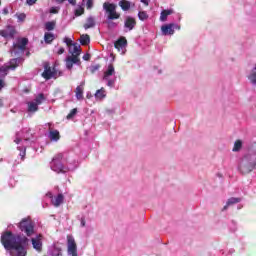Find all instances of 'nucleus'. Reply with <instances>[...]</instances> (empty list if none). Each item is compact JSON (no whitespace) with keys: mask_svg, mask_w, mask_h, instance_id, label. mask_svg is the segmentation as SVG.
I'll list each match as a JSON object with an SVG mask.
<instances>
[{"mask_svg":"<svg viewBox=\"0 0 256 256\" xmlns=\"http://www.w3.org/2000/svg\"><path fill=\"white\" fill-rule=\"evenodd\" d=\"M67 154H58L56 155L52 162L50 163V168L55 173H67L68 171H75L77 169V162H74V165H66Z\"/></svg>","mask_w":256,"mask_h":256,"instance_id":"f257e3e1","label":"nucleus"},{"mask_svg":"<svg viewBox=\"0 0 256 256\" xmlns=\"http://www.w3.org/2000/svg\"><path fill=\"white\" fill-rule=\"evenodd\" d=\"M23 61H25L23 57L13 58L10 60L9 66L0 67V91H2V89H4L5 87V80L3 79L7 77V74L9 73V69H11L12 71H15V69H17L19 65H23Z\"/></svg>","mask_w":256,"mask_h":256,"instance_id":"f03ea898","label":"nucleus"},{"mask_svg":"<svg viewBox=\"0 0 256 256\" xmlns=\"http://www.w3.org/2000/svg\"><path fill=\"white\" fill-rule=\"evenodd\" d=\"M256 167V157L255 154H246L240 160L238 171L242 173V175H247L253 171Z\"/></svg>","mask_w":256,"mask_h":256,"instance_id":"7ed1b4c3","label":"nucleus"},{"mask_svg":"<svg viewBox=\"0 0 256 256\" xmlns=\"http://www.w3.org/2000/svg\"><path fill=\"white\" fill-rule=\"evenodd\" d=\"M18 229L21 233H25L26 237H33L35 235V223L31 218H23L18 224Z\"/></svg>","mask_w":256,"mask_h":256,"instance_id":"20e7f679","label":"nucleus"},{"mask_svg":"<svg viewBox=\"0 0 256 256\" xmlns=\"http://www.w3.org/2000/svg\"><path fill=\"white\" fill-rule=\"evenodd\" d=\"M28 44L29 39L18 38L17 42L13 44V47L10 50L11 55H14V57H21L22 55H24L25 49H27Z\"/></svg>","mask_w":256,"mask_h":256,"instance_id":"39448f33","label":"nucleus"},{"mask_svg":"<svg viewBox=\"0 0 256 256\" xmlns=\"http://www.w3.org/2000/svg\"><path fill=\"white\" fill-rule=\"evenodd\" d=\"M103 81H106L107 87L113 89L117 83V75L115 74V67L109 64L107 70L104 72Z\"/></svg>","mask_w":256,"mask_h":256,"instance_id":"423d86ee","label":"nucleus"},{"mask_svg":"<svg viewBox=\"0 0 256 256\" xmlns=\"http://www.w3.org/2000/svg\"><path fill=\"white\" fill-rule=\"evenodd\" d=\"M31 139H33L31 128H23L21 131L16 132L14 143H16V145H19L21 141H24L25 143H29Z\"/></svg>","mask_w":256,"mask_h":256,"instance_id":"0eeeda50","label":"nucleus"},{"mask_svg":"<svg viewBox=\"0 0 256 256\" xmlns=\"http://www.w3.org/2000/svg\"><path fill=\"white\" fill-rule=\"evenodd\" d=\"M103 9L105 10L106 15H108L107 19L115 20L121 18V14L117 12V5L114 3L105 2L103 4Z\"/></svg>","mask_w":256,"mask_h":256,"instance_id":"6e6552de","label":"nucleus"},{"mask_svg":"<svg viewBox=\"0 0 256 256\" xmlns=\"http://www.w3.org/2000/svg\"><path fill=\"white\" fill-rule=\"evenodd\" d=\"M43 68V79H45L46 81H49L50 79H57V70L55 68L51 69V64L49 62H44Z\"/></svg>","mask_w":256,"mask_h":256,"instance_id":"1a4fd4ad","label":"nucleus"},{"mask_svg":"<svg viewBox=\"0 0 256 256\" xmlns=\"http://www.w3.org/2000/svg\"><path fill=\"white\" fill-rule=\"evenodd\" d=\"M67 253L69 256H79L77 252V243L75 238L71 235L67 236Z\"/></svg>","mask_w":256,"mask_h":256,"instance_id":"9d476101","label":"nucleus"},{"mask_svg":"<svg viewBox=\"0 0 256 256\" xmlns=\"http://www.w3.org/2000/svg\"><path fill=\"white\" fill-rule=\"evenodd\" d=\"M16 34L15 26L8 25L4 30H0V36L4 39H15Z\"/></svg>","mask_w":256,"mask_h":256,"instance_id":"9b49d317","label":"nucleus"},{"mask_svg":"<svg viewBox=\"0 0 256 256\" xmlns=\"http://www.w3.org/2000/svg\"><path fill=\"white\" fill-rule=\"evenodd\" d=\"M175 29H181V26H179V24H175V23H170V24H166L163 25L161 27V31H162V35H173L175 33Z\"/></svg>","mask_w":256,"mask_h":256,"instance_id":"f8f14e48","label":"nucleus"},{"mask_svg":"<svg viewBox=\"0 0 256 256\" xmlns=\"http://www.w3.org/2000/svg\"><path fill=\"white\" fill-rule=\"evenodd\" d=\"M137 25V21L132 16H126L124 19V32L129 33V31H133Z\"/></svg>","mask_w":256,"mask_h":256,"instance_id":"ddd939ff","label":"nucleus"},{"mask_svg":"<svg viewBox=\"0 0 256 256\" xmlns=\"http://www.w3.org/2000/svg\"><path fill=\"white\" fill-rule=\"evenodd\" d=\"M41 235H36L35 238H32V247L37 251L38 253H41L43 251V242L41 241Z\"/></svg>","mask_w":256,"mask_h":256,"instance_id":"4468645a","label":"nucleus"},{"mask_svg":"<svg viewBox=\"0 0 256 256\" xmlns=\"http://www.w3.org/2000/svg\"><path fill=\"white\" fill-rule=\"evenodd\" d=\"M17 149L18 151H20L19 153L20 161L15 160L13 163V167H17V165H19L22 161H25V155H27V148L25 146H18Z\"/></svg>","mask_w":256,"mask_h":256,"instance_id":"2eb2a0df","label":"nucleus"},{"mask_svg":"<svg viewBox=\"0 0 256 256\" xmlns=\"http://www.w3.org/2000/svg\"><path fill=\"white\" fill-rule=\"evenodd\" d=\"M237 203H241V198L231 197L227 200L226 205L222 208V211H227L231 205H237Z\"/></svg>","mask_w":256,"mask_h":256,"instance_id":"dca6fc26","label":"nucleus"},{"mask_svg":"<svg viewBox=\"0 0 256 256\" xmlns=\"http://www.w3.org/2000/svg\"><path fill=\"white\" fill-rule=\"evenodd\" d=\"M61 251H62L61 248L53 245L49 248L48 255L49 256H63V253Z\"/></svg>","mask_w":256,"mask_h":256,"instance_id":"f3484780","label":"nucleus"},{"mask_svg":"<svg viewBox=\"0 0 256 256\" xmlns=\"http://www.w3.org/2000/svg\"><path fill=\"white\" fill-rule=\"evenodd\" d=\"M97 23L95 22V17L94 16H89L87 19H86V23L84 24V29L87 30V29H93V27H95Z\"/></svg>","mask_w":256,"mask_h":256,"instance_id":"a211bd4d","label":"nucleus"},{"mask_svg":"<svg viewBox=\"0 0 256 256\" xmlns=\"http://www.w3.org/2000/svg\"><path fill=\"white\" fill-rule=\"evenodd\" d=\"M94 97L95 99H97V101H103V99L107 97V94L105 93V88L97 90L94 94Z\"/></svg>","mask_w":256,"mask_h":256,"instance_id":"6ab92c4d","label":"nucleus"},{"mask_svg":"<svg viewBox=\"0 0 256 256\" xmlns=\"http://www.w3.org/2000/svg\"><path fill=\"white\" fill-rule=\"evenodd\" d=\"M115 49H125L127 47V39L120 38L114 44Z\"/></svg>","mask_w":256,"mask_h":256,"instance_id":"aec40b11","label":"nucleus"},{"mask_svg":"<svg viewBox=\"0 0 256 256\" xmlns=\"http://www.w3.org/2000/svg\"><path fill=\"white\" fill-rule=\"evenodd\" d=\"M50 141H59L61 139V135L59 134V130H51L48 135Z\"/></svg>","mask_w":256,"mask_h":256,"instance_id":"412c9836","label":"nucleus"},{"mask_svg":"<svg viewBox=\"0 0 256 256\" xmlns=\"http://www.w3.org/2000/svg\"><path fill=\"white\" fill-rule=\"evenodd\" d=\"M72 46H73V50H71V48H70L69 52L72 55H81V45H79V43H77V42H74V43H72Z\"/></svg>","mask_w":256,"mask_h":256,"instance_id":"4be33fe9","label":"nucleus"},{"mask_svg":"<svg viewBox=\"0 0 256 256\" xmlns=\"http://www.w3.org/2000/svg\"><path fill=\"white\" fill-rule=\"evenodd\" d=\"M63 199H65L63 194H58L57 197L52 199L51 203H52V205H54V207H59V205H61V203H63Z\"/></svg>","mask_w":256,"mask_h":256,"instance_id":"5701e85b","label":"nucleus"},{"mask_svg":"<svg viewBox=\"0 0 256 256\" xmlns=\"http://www.w3.org/2000/svg\"><path fill=\"white\" fill-rule=\"evenodd\" d=\"M36 111H39V104L36 102H28V112L35 113Z\"/></svg>","mask_w":256,"mask_h":256,"instance_id":"b1692460","label":"nucleus"},{"mask_svg":"<svg viewBox=\"0 0 256 256\" xmlns=\"http://www.w3.org/2000/svg\"><path fill=\"white\" fill-rule=\"evenodd\" d=\"M119 6L121 7L122 11H129V9H131V2L127 0H121L119 2Z\"/></svg>","mask_w":256,"mask_h":256,"instance_id":"393cba45","label":"nucleus"},{"mask_svg":"<svg viewBox=\"0 0 256 256\" xmlns=\"http://www.w3.org/2000/svg\"><path fill=\"white\" fill-rule=\"evenodd\" d=\"M44 41L45 43H48V44L53 43V41H55V34L46 32L44 34Z\"/></svg>","mask_w":256,"mask_h":256,"instance_id":"a878e982","label":"nucleus"},{"mask_svg":"<svg viewBox=\"0 0 256 256\" xmlns=\"http://www.w3.org/2000/svg\"><path fill=\"white\" fill-rule=\"evenodd\" d=\"M242 148H243V141H241V140H236V141L234 142V147H233L232 151H233L234 153H238V151H241Z\"/></svg>","mask_w":256,"mask_h":256,"instance_id":"bb28decb","label":"nucleus"},{"mask_svg":"<svg viewBox=\"0 0 256 256\" xmlns=\"http://www.w3.org/2000/svg\"><path fill=\"white\" fill-rule=\"evenodd\" d=\"M80 43L81 45H89L91 43V38L89 37V34H83L80 37Z\"/></svg>","mask_w":256,"mask_h":256,"instance_id":"cd10ccee","label":"nucleus"},{"mask_svg":"<svg viewBox=\"0 0 256 256\" xmlns=\"http://www.w3.org/2000/svg\"><path fill=\"white\" fill-rule=\"evenodd\" d=\"M248 80L250 81L253 87H256V71L252 70L251 73L248 75Z\"/></svg>","mask_w":256,"mask_h":256,"instance_id":"c85d7f7f","label":"nucleus"},{"mask_svg":"<svg viewBox=\"0 0 256 256\" xmlns=\"http://www.w3.org/2000/svg\"><path fill=\"white\" fill-rule=\"evenodd\" d=\"M169 15H173V10H164L161 12L160 19L162 21H167V17H169Z\"/></svg>","mask_w":256,"mask_h":256,"instance_id":"c756f323","label":"nucleus"},{"mask_svg":"<svg viewBox=\"0 0 256 256\" xmlns=\"http://www.w3.org/2000/svg\"><path fill=\"white\" fill-rule=\"evenodd\" d=\"M138 19L140 21H147V19H149V14H147L146 11H139L138 12Z\"/></svg>","mask_w":256,"mask_h":256,"instance_id":"7c9ffc66","label":"nucleus"},{"mask_svg":"<svg viewBox=\"0 0 256 256\" xmlns=\"http://www.w3.org/2000/svg\"><path fill=\"white\" fill-rule=\"evenodd\" d=\"M35 103L38 105H41V103H43L45 101V94L40 93L36 96V98L34 99Z\"/></svg>","mask_w":256,"mask_h":256,"instance_id":"2f4dec72","label":"nucleus"},{"mask_svg":"<svg viewBox=\"0 0 256 256\" xmlns=\"http://www.w3.org/2000/svg\"><path fill=\"white\" fill-rule=\"evenodd\" d=\"M55 21H50L45 23V29L46 31H53L55 29Z\"/></svg>","mask_w":256,"mask_h":256,"instance_id":"473e14b6","label":"nucleus"},{"mask_svg":"<svg viewBox=\"0 0 256 256\" xmlns=\"http://www.w3.org/2000/svg\"><path fill=\"white\" fill-rule=\"evenodd\" d=\"M76 99L80 101V99H83V88L81 86L76 87Z\"/></svg>","mask_w":256,"mask_h":256,"instance_id":"72a5a7b5","label":"nucleus"},{"mask_svg":"<svg viewBox=\"0 0 256 256\" xmlns=\"http://www.w3.org/2000/svg\"><path fill=\"white\" fill-rule=\"evenodd\" d=\"M71 61L74 65H81V60L79 59V55L72 54Z\"/></svg>","mask_w":256,"mask_h":256,"instance_id":"f704fd0d","label":"nucleus"},{"mask_svg":"<svg viewBox=\"0 0 256 256\" xmlns=\"http://www.w3.org/2000/svg\"><path fill=\"white\" fill-rule=\"evenodd\" d=\"M106 24L108 29H115L117 27V22H113V20L107 19Z\"/></svg>","mask_w":256,"mask_h":256,"instance_id":"c9c22d12","label":"nucleus"},{"mask_svg":"<svg viewBox=\"0 0 256 256\" xmlns=\"http://www.w3.org/2000/svg\"><path fill=\"white\" fill-rule=\"evenodd\" d=\"M73 61L71 60V56L66 58V68L71 71L73 69Z\"/></svg>","mask_w":256,"mask_h":256,"instance_id":"e433bc0d","label":"nucleus"},{"mask_svg":"<svg viewBox=\"0 0 256 256\" xmlns=\"http://www.w3.org/2000/svg\"><path fill=\"white\" fill-rule=\"evenodd\" d=\"M77 115V108H74L70 111V113L66 116V119L71 120Z\"/></svg>","mask_w":256,"mask_h":256,"instance_id":"4c0bfd02","label":"nucleus"},{"mask_svg":"<svg viewBox=\"0 0 256 256\" xmlns=\"http://www.w3.org/2000/svg\"><path fill=\"white\" fill-rule=\"evenodd\" d=\"M75 163H76V169H77V167H79V162H77L76 160L68 161L67 160V156H66L65 166H67V165H75Z\"/></svg>","mask_w":256,"mask_h":256,"instance_id":"58836bf2","label":"nucleus"},{"mask_svg":"<svg viewBox=\"0 0 256 256\" xmlns=\"http://www.w3.org/2000/svg\"><path fill=\"white\" fill-rule=\"evenodd\" d=\"M86 7L88 10L93 9V0H87Z\"/></svg>","mask_w":256,"mask_h":256,"instance_id":"ea45409f","label":"nucleus"},{"mask_svg":"<svg viewBox=\"0 0 256 256\" xmlns=\"http://www.w3.org/2000/svg\"><path fill=\"white\" fill-rule=\"evenodd\" d=\"M50 13H52L54 15L59 13V7H51L50 8Z\"/></svg>","mask_w":256,"mask_h":256,"instance_id":"a19ab883","label":"nucleus"},{"mask_svg":"<svg viewBox=\"0 0 256 256\" xmlns=\"http://www.w3.org/2000/svg\"><path fill=\"white\" fill-rule=\"evenodd\" d=\"M17 18H18V21H23L24 19L27 18V15H25V13H21L17 16Z\"/></svg>","mask_w":256,"mask_h":256,"instance_id":"79ce46f5","label":"nucleus"},{"mask_svg":"<svg viewBox=\"0 0 256 256\" xmlns=\"http://www.w3.org/2000/svg\"><path fill=\"white\" fill-rule=\"evenodd\" d=\"M64 43H66V45H73V40H71L70 38L65 37L64 38Z\"/></svg>","mask_w":256,"mask_h":256,"instance_id":"37998d69","label":"nucleus"},{"mask_svg":"<svg viewBox=\"0 0 256 256\" xmlns=\"http://www.w3.org/2000/svg\"><path fill=\"white\" fill-rule=\"evenodd\" d=\"M90 71L91 73H95V71H99V65L91 66Z\"/></svg>","mask_w":256,"mask_h":256,"instance_id":"c03bdc74","label":"nucleus"},{"mask_svg":"<svg viewBox=\"0 0 256 256\" xmlns=\"http://www.w3.org/2000/svg\"><path fill=\"white\" fill-rule=\"evenodd\" d=\"M80 11H83V8L80 7L79 9L75 10V15L76 17H79L81 15V12Z\"/></svg>","mask_w":256,"mask_h":256,"instance_id":"a18cd8bd","label":"nucleus"},{"mask_svg":"<svg viewBox=\"0 0 256 256\" xmlns=\"http://www.w3.org/2000/svg\"><path fill=\"white\" fill-rule=\"evenodd\" d=\"M231 231H237V223H235V221H232V228Z\"/></svg>","mask_w":256,"mask_h":256,"instance_id":"49530a36","label":"nucleus"},{"mask_svg":"<svg viewBox=\"0 0 256 256\" xmlns=\"http://www.w3.org/2000/svg\"><path fill=\"white\" fill-rule=\"evenodd\" d=\"M26 3L28 5H35L37 3V0H26Z\"/></svg>","mask_w":256,"mask_h":256,"instance_id":"de8ad7c7","label":"nucleus"},{"mask_svg":"<svg viewBox=\"0 0 256 256\" xmlns=\"http://www.w3.org/2000/svg\"><path fill=\"white\" fill-rule=\"evenodd\" d=\"M89 59H91V55L90 54H84L83 55V60L84 61H89Z\"/></svg>","mask_w":256,"mask_h":256,"instance_id":"09e8293b","label":"nucleus"},{"mask_svg":"<svg viewBox=\"0 0 256 256\" xmlns=\"http://www.w3.org/2000/svg\"><path fill=\"white\" fill-rule=\"evenodd\" d=\"M3 15H8L9 14V8L5 7L2 9Z\"/></svg>","mask_w":256,"mask_h":256,"instance_id":"8fccbe9b","label":"nucleus"},{"mask_svg":"<svg viewBox=\"0 0 256 256\" xmlns=\"http://www.w3.org/2000/svg\"><path fill=\"white\" fill-rule=\"evenodd\" d=\"M58 55H63V53H65V48L61 47L58 49Z\"/></svg>","mask_w":256,"mask_h":256,"instance_id":"3c124183","label":"nucleus"},{"mask_svg":"<svg viewBox=\"0 0 256 256\" xmlns=\"http://www.w3.org/2000/svg\"><path fill=\"white\" fill-rule=\"evenodd\" d=\"M46 197H48L49 199H51V202L53 201V193H51V192H48L47 194H46Z\"/></svg>","mask_w":256,"mask_h":256,"instance_id":"603ef678","label":"nucleus"},{"mask_svg":"<svg viewBox=\"0 0 256 256\" xmlns=\"http://www.w3.org/2000/svg\"><path fill=\"white\" fill-rule=\"evenodd\" d=\"M68 3H70V5H77V0H68Z\"/></svg>","mask_w":256,"mask_h":256,"instance_id":"864d4df0","label":"nucleus"},{"mask_svg":"<svg viewBox=\"0 0 256 256\" xmlns=\"http://www.w3.org/2000/svg\"><path fill=\"white\" fill-rule=\"evenodd\" d=\"M140 1L147 7V6H149V1H151V0H140Z\"/></svg>","mask_w":256,"mask_h":256,"instance_id":"5fc2aeb1","label":"nucleus"},{"mask_svg":"<svg viewBox=\"0 0 256 256\" xmlns=\"http://www.w3.org/2000/svg\"><path fill=\"white\" fill-rule=\"evenodd\" d=\"M81 227H85V217L81 218Z\"/></svg>","mask_w":256,"mask_h":256,"instance_id":"6e6d98bb","label":"nucleus"},{"mask_svg":"<svg viewBox=\"0 0 256 256\" xmlns=\"http://www.w3.org/2000/svg\"><path fill=\"white\" fill-rule=\"evenodd\" d=\"M63 1H65V0H56V2L60 3V4L63 3Z\"/></svg>","mask_w":256,"mask_h":256,"instance_id":"4d7b16f0","label":"nucleus"},{"mask_svg":"<svg viewBox=\"0 0 256 256\" xmlns=\"http://www.w3.org/2000/svg\"><path fill=\"white\" fill-rule=\"evenodd\" d=\"M91 97V95H89V93L87 94V99H89Z\"/></svg>","mask_w":256,"mask_h":256,"instance_id":"13d9d810","label":"nucleus"},{"mask_svg":"<svg viewBox=\"0 0 256 256\" xmlns=\"http://www.w3.org/2000/svg\"><path fill=\"white\" fill-rule=\"evenodd\" d=\"M91 97V95H89V93L87 94V99H89Z\"/></svg>","mask_w":256,"mask_h":256,"instance_id":"bf43d9fd","label":"nucleus"},{"mask_svg":"<svg viewBox=\"0 0 256 256\" xmlns=\"http://www.w3.org/2000/svg\"><path fill=\"white\" fill-rule=\"evenodd\" d=\"M0 107H3V102L0 101Z\"/></svg>","mask_w":256,"mask_h":256,"instance_id":"052dcab7","label":"nucleus"},{"mask_svg":"<svg viewBox=\"0 0 256 256\" xmlns=\"http://www.w3.org/2000/svg\"><path fill=\"white\" fill-rule=\"evenodd\" d=\"M26 55H27V57H29L30 53H29V52H27V53H26Z\"/></svg>","mask_w":256,"mask_h":256,"instance_id":"680f3d73","label":"nucleus"},{"mask_svg":"<svg viewBox=\"0 0 256 256\" xmlns=\"http://www.w3.org/2000/svg\"><path fill=\"white\" fill-rule=\"evenodd\" d=\"M61 75H62V73H61V72H59V77H61Z\"/></svg>","mask_w":256,"mask_h":256,"instance_id":"e2e57ef3","label":"nucleus"},{"mask_svg":"<svg viewBox=\"0 0 256 256\" xmlns=\"http://www.w3.org/2000/svg\"><path fill=\"white\" fill-rule=\"evenodd\" d=\"M1 161H3V159H0V163H1Z\"/></svg>","mask_w":256,"mask_h":256,"instance_id":"0e129e2a","label":"nucleus"}]
</instances>
